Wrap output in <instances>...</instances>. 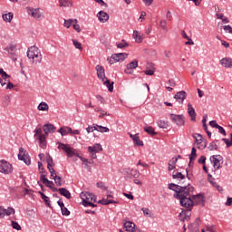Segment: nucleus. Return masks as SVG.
<instances>
[{
    "label": "nucleus",
    "instance_id": "obj_22",
    "mask_svg": "<svg viewBox=\"0 0 232 232\" xmlns=\"http://www.w3.org/2000/svg\"><path fill=\"white\" fill-rule=\"evenodd\" d=\"M97 17H98L100 23H106L108 21V19H110V15L107 14V13L104 11H100L97 14Z\"/></svg>",
    "mask_w": 232,
    "mask_h": 232
},
{
    "label": "nucleus",
    "instance_id": "obj_44",
    "mask_svg": "<svg viewBox=\"0 0 232 232\" xmlns=\"http://www.w3.org/2000/svg\"><path fill=\"white\" fill-rule=\"evenodd\" d=\"M72 44L76 48V50H82V45L79 41L72 39Z\"/></svg>",
    "mask_w": 232,
    "mask_h": 232
},
{
    "label": "nucleus",
    "instance_id": "obj_10",
    "mask_svg": "<svg viewBox=\"0 0 232 232\" xmlns=\"http://www.w3.org/2000/svg\"><path fill=\"white\" fill-rule=\"evenodd\" d=\"M169 117L172 122H174V124H176L177 126H184L186 122L184 120V115H177V114L170 113Z\"/></svg>",
    "mask_w": 232,
    "mask_h": 232
},
{
    "label": "nucleus",
    "instance_id": "obj_6",
    "mask_svg": "<svg viewBox=\"0 0 232 232\" xmlns=\"http://www.w3.org/2000/svg\"><path fill=\"white\" fill-rule=\"evenodd\" d=\"M169 189H170L171 191H174V198H177L179 197H180V195L186 191V189H188V185H178L175 183H169L168 186Z\"/></svg>",
    "mask_w": 232,
    "mask_h": 232
},
{
    "label": "nucleus",
    "instance_id": "obj_45",
    "mask_svg": "<svg viewBox=\"0 0 232 232\" xmlns=\"http://www.w3.org/2000/svg\"><path fill=\"white\" fill-rule=\"evenodd\" d=\"M116 46L117 48L122 49L126 48L128 46V44L124 40H121V42L116 44Z\"/></svg>",
    "mask_w": 232,
    "mask_h": 232
},
{
    "label": "nucleus",
    "instance_id": "obj_54",
    "mask_svg": "<svg viewBox=\"0 0 232 232\" xmlns=\"http://www.w3.org/2000/svg\"><path fill=\"white\" fill-rule=\"evenodd\" d=\"M72 28H73V30H76L78 32V34L81 32V25H79V24H77V20H76V22L72 23Z\"/></svg>",
    "mask_w": 232,
    "mask_h": 232
},
{
    "label": "nucleus",
    "instance_id": "obj_39",
    "mask_svg": "<svg viewBox=\"0 0 232 232\" xmlns=\"http://www.w3.org/2000/svg\"><path fill=\"white\" fill-rule=\"evenodd\" d=\"M76 22H77V19H69V20L64 19L63 26H65V28H70V26H72V24H73V23H76Z\"/></svg>",
    "mask_w": 232,
    "mask_h": 232
},
{
    "label": "nucleus",
    "instance_id": "obj_2",
    "mask_svg": "<svg viewBox=\"0 0 232 232\" xmlns=\"http://www.w3.org/2000/svg\"><path fill=\"white\" fill-rule=\"evenodd\" d=\"M26 54L30 63L33 64H41V62L43 61V54H41V51H39L37 46H31Z\"/></svg>",
    "mask_w": 232,
    "mask_h": 232
},
{
    "label": "nucleus",
    "instance_id": "obj_57",
    "mask_svg": "<svg viewBox=\"0 0 232 232\" xmlns=\"http://www.w3.org/2000/svg\"><path fill=\"white\" fill-rule=\"evenodd\" d=\"M5 216H6V212L5 210V208L0 206V218H5Z\"/></svg>",
    "mask_w": 232,
    "mask_h": 232
},
{
    "label": "nucleus",
    "instance_id": "obj_4",
    "mask_svg": "<svg viewBox=\"0 0 232 232\" xmlns=\"http://www.w3.org/2000/svg\"><path fill=\"white\" fill-rule=\"evenodd\" d=\"M80 197L82 200V206H84V208H97V205L93 204V202H97V197H95V195H93L92 193L82 192L80 194Z\"/></svg>",
    "mask_w": 232,
    "mask_h": 232
},
{
    "label": "nucleus",
    "instance_id": "obj_33",
    "mask_svg": "<svg viewBox=\"0 0 232 232\" xmlns=\"http://www.w3.org/2000/svg\"><path fill=\"white\" fill-rule=\"evenodd\" d=\"M158 126L162 130H168V128H169V121L161 120L158 122Z\"/></svg>",
    "mask_w": 232,
    "mask_h": 232
},
{
    "label": "nucleus",
    "instance_id": "obj_30",
    "mask_svg": "<svg viewBox=\"0 0 232 232\" xmlns=\"http://www.w3.org/2000/svg\"><path fill=\"white\" fill-rule=\"evenodd\" d=\"M124 227L126 231L133 232L135 231V225L133 222L127 221L124 223Z\"/></svg>",
    "mask_w": 232,
    "mask_h": 232
},
{
    "label": "nucleus",
    "instance_id": "obj_1",
    "mask_svg": "<svg viewBox=\"0 0 232 232\" xmlns=\"http://www.w3.org/2000/svg\"><path fill=\"white\" fill-rule=\"evenodd\" d=\"M194 189L193 186L188 184V189H185L179 198H176L179 200L180 206H182V208H186L188 211H191V209H193V199H191V196L193 195Z\"/></svg>",
    "mask_w": 232,
    "mask_h": 232
},
{
    "label": "nucleus",
    "instance_id": "obj_53",
    "mask_svg": "<svg viewBox=\"0 0 232 232\" xmlns=\"http://www.w3.org/2000/svg\"><path fill=\"white\" fill-rule=\"evenodd\" d=\"M217 130H218V133H220L221 135H223V137H226V135H227L226 130L223 129L222 126L218 125Z\"/></svg>",
    "mask_w": 232,
    "mask_h": 232
},
{
    "label": "nucleus",
    "instance_id": "obj_29",
    "mask_svg": "<svg viewBox=\"0 0 232 232\" xmlns=\"http://www.w3.org/2000/svg\"><path fill=\"white\" fill-rule=\"evenodd\" d=\"M37 140H39V146L40 148H46V136L41 135L36 138Z\"/></svg>",
    "mask_w": 232,
    "mask_h": 232
},
{
    "label": "nucleus",
    "instance_id": "obj_11",
    "mask_svg": "<svg viewBox=\"0 0 232 232\" xmlns=\"http://www.w3.org/2000/svg\"><path fill=\"white\" fill-rule=\"evenodd\" d=\"M193 137H194L197 144L198 145V148H199V149L201 148L202 150H204V148H206L208 146V140H206V139H204L201 134L195 133L193 135Z\"/></svg>",
    "mask_w": 232,
    "mask_h": 232
},
{
    "label": "nucleus",
    "instance_id": "obj_31",
    "mask_svg": "<svg viewBox=\"0 0 232 232\" xmlns=\"http://www.w3.org/2000/svg\"><path fill=\"white\" fill-rule=\"evenodd\" d=\"M2 19L5 22V23H12V19H14V13H7V14H4L2 15Z\"/></svg>",
    "mask_w": 232,
    "mask_h": 232
},
{
    "label": "nucleus",
    "instance_id": "obj_17",
    "mask_svg": "<svg viewBox=\"0 0 232 232\" xmlns=\"http://www.w3.org/2000/svg\"><path fill=\"white\" fill-rule=\"evenodd\" d=\"M188 112L190 120L195 122L197 121V112L195 111V108H193V105H191V103L188 104Z\"/></svg>",
    "mask_w": 232,
    "mask_h": 232
},
{
    "label": "nucleus",
    "instance_id": "obj_50",
    "mask_svg": "<svg viewBox=\"0 0 232 232\" xmlns=\"http://www.w3.org/2000/svg\"><path fill=\"white\" fill-rule=\"evenodd\" d=\"M12 227L13 229H16V231H20L21 225H19V223H17L16 221H12Z\"/></svg>",
    "mask_w": 232,
    "mask_h": 232
},
{
    "label": "nucleus",
    "instance_id": "obj_59",
    "mask_svg": "<svg viewBox=\"0 0 232 232\" xmlns=\"http://www.w3.org/2000/svg\"><path fill=\"white\" fill-rule=\"evenodd\" d=\"M166 24H167L166 20H162L160 22V26H161L162 30H165L166 32H168V27L166 26Z\"/></svg>",
    "mask_w": 232,
    "mask_h": 232
},
{
    "label": "nucleus",
    "instance_id": "obj_18",
    "mask_svg": "<svg viewBox=\"0 0 232 232\" xmlns=\"http://www.w3.org/2000/svg\"><path fill=\"white\" fill-rule=\"evenodd\" d=\"M128 58V53H120L112 54V59L116 61V63H121Z\"/></svg>",
    "mask_w": 232,
    "mask_h": 232
},
{
    "label": "nucleus",
    "instance_id": "obj_55",
    "mask_svg": "<svg viewBox=\"0 0 232 232\" xmlns=\"http://www.w3.org/2000/svg\"><path fill=\"white\" fill-rule=\"evenodd\" d=\"M53 180H54L56 186H63V183L61 182V177L56 176V178H53Z\"/></svg>",
    "mask_w": 232,
    "mask_h": 232
},
{
    "label": "nucleus",
    "instance_id": "obj_48",
    "mask_svg": "<svg viewBox=\"0 0 232 232\" xmlns=\"http://www.w3.org/2000/svg\"><path fill=\"white\" fill-rule=\"evenodd\" d=\"M210 183L212 184V186H214V188H216V189H218V191H219V193H222V191H224L222 187L220 185L217 184V182L210 181Z\"/></svg>",
    "mask_w": 232,
    "mask_h": 232
},
{
    "label": "nucleus",
    "instance_id": "obj_52",
    "mask_svg": "<svg viewBox=\"0 0 232 232\" xmlns=\"http://www.w3.org/2000/svg\"><path fill=\"white\" fill-rule=\"evenodd\" d=\"M0 74L2 75V79H10V75H8L3 68H0Z\"/></svg>",
    "mask_w": 232,
    "mask_h": 232
},
{
    "label": "nucleus",
    "instance_id": "obj_12",
    "mask_svg": "<svg viewBox=\"0 0 232 232\" xmlns=\"http://www.w3.org/2000/svg\"><path fill=\"white\" fill-rule=\"evenodd\" d=\"M18 159L19 160H23L26 166H30L31 160L30 158L26 156V150H24V148L19 149Z\"/></svg>",
    "mask_w": 232,
    "mask_h": 232
},
{
    "label": "nucleus",
    "instance_id": "obj_64",
    "mask_svg": "<svg viewBox=\"0 0 232 232\" xmlns=\"http://www.w3.org/2000/svg\"><path fill=\"white\" fill-rule=\"evenodd\" d=\"M209 126H211V128H218V123H217V121H209Z\"/></svg>",
    "mask_w": 232,
    "mask_h": 232
},
{
    "label": "nucleus",
    "instance_id": "obj_43",
    "mask_svg": "<svg viewBox=\"0 0 232 232\" xmlns=\"http://www.w3.org/2000/svg\"><path fill=\"white\" fill-rule=\"evenodd\" d=\"M87 133H93V131H97V123H93L92 126H88L86 128Z\"/></svg>",
    "mask_w": 232,
    "mask_h": 232
},
{
    "label": "nucleus",
    "instance_id": "obj_60",
    "mask_svg": "<svg viewBox=\"0 0 232 232\" xmlns=\"http://www.w3.org/2000/svg\"><path fill=\"white\" fill-rule=\"evenodd\" d=\"M198 164H206V156H200L198 160Z\"/></svg>",
    "mask_w": 232,
    "mask_h": 232
},
{
    "label": "nucleus",
    "instance_id": "obj_14",
    "mask_svg": "<svg viewBox=\"0 0 232 232\" xmlns=\"http://www.w3.org/2000/svg\"><path fill=\"white\" fill-rule=\"evenodd\" d=\"M220 160H222V156L220 155H213L210 157V162L216 169H220Z\"/></svg>",
    "mask_w": 232,
    "mask_h": 232
},
{
    "label": "nucleus",
    "instance_id": "obj_23",
    "mask_svg": "<svg viewBox=\"0 0 232 232\" xmlns=\"http://www.w3.org/2000/svg\"><path fill=\"white\" fill-rule=\"evenodd\" d=\"M219 63L223 68H232V58H223L219 61Z\"/></svg>",
    "mask_w": 232,
    "mask_h": 232
},
{
    "label": "nucleus",
    "instance_id": "obj_56",
    "mask_svg": "<svg viewBox=\"0 0 232 232\" xmlns=\"http://www.w3.org/2000/svg\"><path fill=\"white\" fill-rule=\"evenodd\" d=\"M222 141L225 142V144H227V148H231L232 146V141L231 140H228L227 138H223Z\"/></svg>",
    "mask_w": 232,
    "mask_h": 232
},
{
    "label": "nucleus",
    "instance_id": "obj_35",
    "mask_svg": "<svg viewBox=\"0 0 232 232\" xmlns=\"http://www.w3.org/2000/svg\"><path fill=\"white\" fill-rule=\"evenodd\" d=\"M39 194L41 195L42 200L45 202V205L48 208H52V205L50 204V198L48 196L44 195V193H43V192H39Z\"/></svg>",
    "mask_w": 232,
    "mask_h": 232
},
{
    "label": "nucleus",
    "instance_id": "obj_24",
    "mask_svg": "<svg viewBox=\"0 0 232 232\" xmlns=\"http://www.w3.org/2000/svg\"><path fill=\"white\" fill-rule=\"evenodd\" d=\"M193 204H204V196L202 194L192 195Z\"/></svg>",
    "mask_w": 232,
    "mask_h": 232
},
{
    "label": "nucleus",
    "instance_id": "obj_37",
    "mask_svg": "<svg viewBox=\"0 0 232 232\" xmlns=\"http://www.w3.org/2000/svg\"><path fill=\"white\" fill-rule=\"evenodd\" d=\"M172 179H177L178 180H184V179H186V176L182 174V172L173 171Z\"/></svg>",
    "mask_w": 232,
    "mask_h": 232
},
{
    "label": "nucleus",
    "instance_id": "obj_38",
    "mask_svg": "<svg viewBox=\"0 0 232 232\" xmlns=\"http://www.w3.org/2000/svg\"><path fill=\"white\" fill-rule=\"evenodd\" d=\"M96 131H100V133H108V131H110V129L108 127H103L97 124Z\"/></svg>",
    "mask_w": 232,
    "mask_h": 232
},
{
    "label": "nucleus",
    "instance_id": "obj_63",
    "mask_svg": "<svg viewBox=\"0 0 232 232\" xmlns=\"http://www.w3.org/2000/svg\"><path fill=\"white\" fill-rule=\"evenodd\" d=\"M145 75H153V73H155V70L153 69H149V70H146L144 72Z\"/></svg>",
    "mask_w": 232,
    "mask_h": 232
},
{
    "label": "nucleus",
    "instance_id": "obj_15",
    "mask_svg": "<svg viewBox=\"0 0 232 232\" xmlns=\"http://www.w3.org/2000/svg\"><path fill=\"white\" fill-rule=\"evenodd\" d=\"M137 66H139V61L134 60L133 62H130L126 65L125 73L127 75H131V73H133L131 70H135Z\"/></svg>",
    "mask_w": 232,
    "mask_h": 232
},
{
    "label": "nucleus",
    "instance_id": "obj_19",
    "mask_svg": "<svg viewBox=\"0 0 232 232\" xmlns=\"http://www.w3.org/2000/svg\"><path fill=\"white\" fill-rule=\"evenodd\" d=\"M125 175H130L133 179H139L140 177V172L135 169H127L125 170Z\"/></svg>",
    "mask_w": 232,
    "mask_h": 232
},
{
    "label": "nucleus",
    "instance_id": "obj_26",
    "mask_svg": "<svg viewBox=\"0 0 232 232\" xmlns=\"http://www.w3.org/2000/svg\"><path fill=\"white\" fill-rule=\"evenodd\" d=\"M88 151H94L96 153H99L100 151H102V145H101L100 143H95L93 146H89Z\"/></svg>",
    "mask_w": 232,
    "mask_h": 232
},
{
    "label": "nucleus",
    "instance_id": "obj_49",
    "mask_svg": "<svg viewBox=\"0 0 232 232\" xmlns=\"http://www.w3.org/2000/svg\"><path fill=\"white\" fill-rule=\"evenodd\" d=\"M41 135H44L43 134V129L39 128V129H35L34 130V137H36V139L38 137H41Z\"/></svg>",
    "mask_w": 232,
    "mask_h": 232
},
{
    "label": "nucleus",
    "instance_id": "obj_20",
    "mask_svg": "<svg viewBox=\"0 0 232 232\" xmlns=\"http://www.w3.org/2000/svg\"><path fill=\"white\" fill-rule=\"evenodd\" d=\"M55 130H56L55 126H53V124H51V123H47L43 127V130L44 131L45 135L53 133Z\"/></svg>",
    "mask_w": 232,
    "mask_h": 232
},
{
    "label": "nucleus",
    "instance_id": "obj_46",
    "mask_svg": "<svg viewBox=\"0 0 232 232\" xmlns=\"http://www.w3.org/2000/svg\"><path fill=\"white\" fill-rule=\"evenodd\" d=\"M6 217H10V215H14L15 213V209L14 208H8L7 209L5 208Z\"/></svg>",
    "mask_w": 232,
    "mask_h": 232
},
{
    "label": "nucleus",
    "instance_id": "obj_47",
    "mask_svg": "<svg viewBox=\"0 0 232 232\" xmlns=\"http://www.w3.org/2000/svg\"><path fill=\"white\" fill-rule=\"evenodd\" d=\"M61 211H62V215H63L64 217H70V210H68L66 207H63L61 208Z\"/></svg>",
    "mask_w": 232,
    "mask_h": 232
},
{
    "label": "nucleus",
    "instance_id": "obj_40",
    "mask_svg": "<svg viewBox=\"0 0 232 232\" xmlns=\"http://www.w3.org/2000/svg\"><path fill=\"white\" fill-rule=\"evenodd\" d=\"M134 146H144V142L139 138V134L132 140Z\"/></svg>",
    "mask_w": 232,
    "mask_h": 232
},
{
    "label": "nucleus",
    "instance_id": "obj_27",
    "mask_svg": "<svg viewBox=\"0 0 232 232\" xmlns=\"http://www.w3.org/2000/svg\"><path fill=\"white\" fill-rule=\"evenodd\" d=\"M58 191L60 195H62V197H65V198H68L69 200L70 198H72V193H70L68 189L64 188H58Z\"/></svg>",
    "mask_w": 232,
    "mask_h": 232
},
{
    "label": "nucleus",
    "instance_id": "obj_34",
    "mask_svg": "<svg viewBox=\"0 0 232 232\" xmlns=\"http://www.w3.org/2000/svg\"><path fill=\"white\" fill-rule=\"evenodd\" d=\"M37 108H38L39 111H48L50 107L48 106V103L42 102L39 103Z\"/></svg>",
    "mask_w": 232,
    "mask_h": 232
},
{
    "label": "nucleus",
    "instance_id": "obj_13",
    "mask_svg": "<svg viewBox=\"0 0 232 232\" xmlns=\"http://www.w3.org/2000/svg\"><path fill=\"white\" fill-rule=\"evenodd\" d=\"M47 169L51 174V179H57V174L55 173V169H53V158L49 156L47 159Z\"/></svg>",
    "mask_w": 232,
    "mask_h": 232
},
{
    "label": "nucleus",
    "instance_id": "obj_3",
    "mask_svg": "<svg viewBox=\"0 0 232 232\" xmlns=\"http://www.w3.org/2000/svg\"><path fill=\"white\" fill-rule=\"evenodd\" d=\"M97 72V76L100 79V81L103 82L104 86L108 88L109 92H113V82H110L108 78H106L104 67L102 65H96L95 68Z\"/></svg>",
    "mask_w": 232,
    "mask_h": 232
},
{
    "label": "nucleus",
    "instance_id": "obj_42",
    "mask_svg": "<svg viewBox=\"0 0 232 232\" xmlns=\"http://www.w3.org/2000/svg\"><path fill=\"white\" fill-rule=\"evenodd\" d=\"M217 142H218V140H216V142L212 141L209 143V145L208 147L209 151H214V150H218V146L217 145Z\"/></svg>",
    "mask_w": 232,
    "mask_h": 232
},
{
    "label": "nucleus",
    "instance_id": "obj_58",
    "mask_svg": "<svg viewBox=\"0 0 232 232\" xmlns=\"http://www.w3.org/2000/svg\"><path fill=\"white\" fill-rule=\"evenodd\" d=\"M44 186H46V188H50V189H51V188L53 187V181H51L49 179H47V181H45V183H44Z\"/></svg>",
    "mask_w": 232,
    "mask_h": 232
},
{
    "label": "nucleus",
    "instance_id": "obj_51",
    "mask_svg": "<svg viewBox=\"0 0 232 232\" xmlns=\"http://www.w3.org/2000/svg\"><path fill=\"white\" fill-rule=\"evenodd\" d=\"M141 211L146 217H151V210H150V208H142Z\"/></svg>",
    "mask_w": 232,
    "mask_h": 232
},
{
    "label": "nucleus",
    "instance_id": "obj_61",
    "mask_svg": "<svg viewBox=\"0 0 232 232\" xmlns=\"http://www.w3.org/2000/svg\"><path fill=\"white\" fill-rule=\"evenodd\" d=\"M223 30H225V32H228V34H232V27H231V25H225L223 27Z\"/></svg>",
    "mask_w": 232,
    "mask_h": 232
},
{
    "label": "nucleus",
    "instance_id": "obj_7",
    "mask_svg": "<svg viewBox=\"0 0 232 232\" xmlns=\"http://www.w3.org/2000/svg\"><path fill=\"white\" fill-rule=\"evenodd\" d=\"M28 15H31L35 19L36 21H41L44 16L43 15V13H41L40 8H32V7H26Z\"/></svg>",
    "mask_w": 232,
    "mask_h": 232
},
{
    "label": "nucleus",
    "instance_id": "obj_21",
    "mask_svg": "<svg viewBox=\"0 0 232 232\" xmlns=\"http://www.w3.org/2000/svg\"><path fill=\"white\" fill-rule=\"evenodd\" d=\"M188 97V94L186 93L185 91H180L176 93L174 96V99L178 101V102H184V100Z\"/></svg>",
    "mask_w": 232,
    "mask_h": 232
},
{
    "label": "nucleus",
    "instance_id": "obj_9",
    "mask_svg": "<svg viewBox=\"0 0 232 232\" xmlns=\"http://www.w3.org/2000/svg\"><path fill=\"white\" fill-rule=\"evenodd\" d=\"M58 150H63V151L67 154V157H79V154L75 153V151H73V150H72V148L66 144L59 142Z\"/></svg>",
    "mask_w": 232,
    "mask_h": 232
},
{
    "label": "nucleus",
    "instance_id": "obj_32",
    "mask_svg": "<svg viewBox=\"0 0 232 232\" xmlns=\"http://www.w3.org/2000/svg\"><path fill=\"white\" fill-rule=\"evenodd\" d=\"M133 37H134L136 43H138V44H140V43H142V41H144V38L142 37V35H140V33H139V31L133 32Z\"/></svg>",
    "mask_w": 232,
    "mask_h": 232
},
{
    "label": "nucleus",
    "instance_id": "obj_8",
    "mask_svg": "<svg viewBox=\"0 0 232 232\" xmlns=\"http://www.w3.org/2000/svg\"><path fill=\"white\" fill-rule=\"evenodd\" d=\"M0 173L10 175L12 173V164L5 160H0Z\"/></svg>",
    "mask_w": 232,
    "mask_h": 232
},
{
    "label": "nucleus",
    "instance_id": "obj_25",
    "mask_svg": "<svg viewBox=\"0 0 232 232\" xmlns=\"http://www.w3.org/2000/svg\"><path fill=\"white\" fill-rule=\"evenodd\" d=\"M177 162H179V158L173 157L170 160H169V171H173L177 168Z\"/></svg>",
    "mask_w": 232,
    "mask_h": 232
},
{
    "label": "nucleus",
    "instance_id": "obj_28",
    "mask_svg": "<svg viewBox=\"0 0 232 232\" xmlns=\"http://www.w3.org/2000/svg\"><path fill=\"white\" fill-rule=\"evenodd\" d=\"M72 128L70 127H61L58 130V133L62 135V137H64L65 135L70 134L71 135Z\"/></svg>",
    "mask_w": 232,
    "mask_h": 232
},
{
    "label": "nucleus",
    "instance_id": "obj_16",
    "mask_svg": "<svg viewBox=\"0 0 232 232\" xmlns=\"http://www.w3.org/2000/svg\"><path fill=\"white\" fill-rule=\"evenodd\" d=\"M110 198H113V196L111 194H108L107 198H102L99 200L98 204H102V206H108L110 204H118L116 200L110 199Z\"/></svg>",
    "mask_w": 232,
    "mask_h": 232
},
{
    "label": "nucleus",
    "instance_id": "obj_36",
    "mask_svg": "<svg viewBox=\"0 0 232 232\" xmlns=\"http://www.w3.org/2000/svg\"><path fill=\"white\" fill-rule=\"evenodd\" d=\"M188 159H189L188 166H191V161L197 159V149H195V147L192 148L191 153L189 154Z\"/></svg>",
    "mask_w": 232,
    "mask_h": 232
},
{
    "label": "nucleus",
    "instance_id": "obj_62",
    "mask_svg": "<svg viewBox=\"0 0 232 232\" xmlns=\"http://www.w3.org/2000/svg\"><path fill=\"white\" fill-rule=\"evenodd\" d=\"M60 6L66 7L68 6V0H59Z\"/></svg>",
    "mask_w": 232,
    "mask_h": 232
},
{
    "label": "nucleus",
    "instance_id": "obj_5",
    "mask_svg": "<svg viewBox=\"0 0 232 232\" xmlns=\"http://www.w3.org/2000/svg\"><path fill=\"white\" fill-rule=\"evenodd\" d=\"M5 52L14 63L17 61V44L12 42L5 48Z\"/></svg>",
    "mask_w": 232,
    "mask_h": 232
},
{
    "label": "nucleus",
    "instance_id": "obj_41",
    "mask_svg": "<svg viewBox=\"0 0 232 232\" xmlns=\"http://www.w3.org/2000/svg\"><path fill=\"white\" fill-rule=\"evenodd\" d=\"M144 131L149 133V135H157V132H155V129L151 126L144 127Z\"/></svg>",
    "mask_w": 232,
    "mask_h": 232
}]
</instances>
